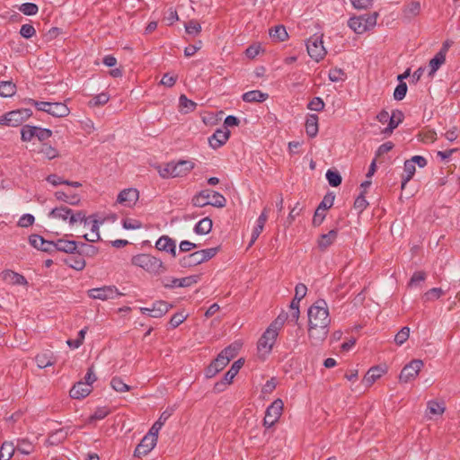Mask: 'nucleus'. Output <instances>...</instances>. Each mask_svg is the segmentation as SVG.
Returning <instances> with one entry per match:
<instances>
[{
	"label": "nucleus",
	"instance_id": "obj_30",
	"mask_svg": "<svg viewBox=\"0 0 460 460\" xmlns=\"http://www.w3.org/2000/svg\"><path fill=\"white\" fill-rule=\"evenodd\" d=\"M57 251L66 253H74L78 247V244L75 241L58 239L56 241Z\"/></svg>",
	"mask_w": 460,
	"mask_h": 460
},
{
	"label": "nucleus",
	"instance_id": "obj_7",
	"mask_svg": "<svg viewBox=\"0 0 460 460\" xmlns=\"http://www.w3.org/2000/svg\"><path fill=\"white\" fill-rule=\"evenodd\" d=\"M48 217L49 219L67 221L70 226H74L78 222V219L83 218V216L76 214V211L75 212L66 206H60L51 209L48 214Z\"/></svg>",
	"mask_w": 460,
	"mask_h": 460
},
{
	"label": "nucleus",
	"instance_id": "obj_59",
	"mask_svg": "<svg viewBox=\"0 0 460 460\" xmlns=\"http://www.w3.org/2000/svg\"><path fill=\"white\" fill-rule=\"evenodd\" d=\"M329 79L332 82H340L345 80V74L340 68L331 69L329 72Z\"/></svg>",
	"mask_w": 460,
	"mask_h": 460
},
{
	"label": "nucleus",
	"instance_id": "obj_20",
	"mask_svg": "<svg viewBox=\"0 0 460 460\" xmlns=\"http://www.w3.org/2000/svg\"><path fill=\"white\" fill-rule=\"evenodd\" d=\"M92 392V387L80 381L76 383L70 390V396L74 399H83Z\"/></svg>",
	"mask_w": 460,
	"mask_h": 460
},
{
	"label": "nucleus",
	"instance_id": "obj_10",
	"mask_svg": "<svg viewBox=\"0 0 460 460\" xmlns=\"http://www.w3.org/2000/svg\"><path fill=\"white\" fill-rule=\"evenodd\" d=\"M284 402L281 399H276L266 410L263 425L271 428L280 418Z\"/></svg>",
	"mask_w": 460,
	"mask_h": 460
},
{
	"label": "nucleus",
	"instance_id": "obj_60",
	"mask_svg": "<svg viewBox=\"0 0 460 460\" xmlns=\"http://www.w3.org/2000/svg\"><path fill=\"white\" fill-rule=\"evenodd\" d=\"M374 0H350L351 4L358 10H366L373 5Z\"/></svg>",
	"mask_w": 460,
	"mask_h": 460
},
{
	"label": "nucleus",
	"instance_id": "obj_9",
	"mask_svg": "<svg viewBox=\"0 0 460 460\" xmlns=\"http://www.w3.org/2000/svg\"><path fill=\"white\" fill-rule=\"evenodd\" d=\"M87 294H88L89 297H91L93 299H99L102 301L115 299L123 295L113 285L103 286L101 288H95L89 289L87 291Z\"/></svg>",
	"mask_w": 460,
	"mask_h": 460
},
{
	"label": "nucleus",
	"instance_id": "obj_27",
	"mask_svg": "<svg viewBox=\"0 0 460 460\" xmlns=\"http://www.w3.org/2000/svg\"><path fill=\"white\" fill-rule=\"evenodd\" d=\"M202 262L203 261L202 259L200 258L199 251L185 255L180 260L181 266L184 268L197 266L199 264H201Z\"/></svg>",
	"mask_w": 460,
	"mask_h": 460
},
{
	"label": "nucleus",
	"instance_id": "obj_28",
	"mask_svg": "<svg viewBox=\"0 0 460 460\" xmlns=\"http://www.w3.org/2000/svg\"><path fill=\"white\" fill-rule=\"evenodd\" d=\"M243 365V360L242 358L234 361L231 366L230 369L225 374L222 384L229 385L233 382L234 376L238 374L240 368Z\"/></svg>",
	"mask_w": 460,
	"mask_h": 460
},
{
	"label": "nucleus",
	"instance_id": "obj_35",
	"mask_svg": "<svg viewBox=\"0 0 460 460\" xmlns=\"http://www.w3.org/2000/svg\"><path fill=\"white\" fill-rule=\"evenodd\" d=\"M16 93V85L12 81L0 82V96L4 98L12 97Z\"/></svg>",
	"mask_w": 460,
	"mask_h": 460
},
{
	"label": "nucleus",
	"instance_id": "obj_16",
	"mask_svg": "<svg viewBox=\"0 0 460 460\" xmlns=\"http://www.w3.org/2000/svg\"><path fill=\"white\" fill-rule=\"evenodd\" d=\"M229 137L230 131L228 128H218L208 137L209 146L217 149L226 143Z\"/></svg>",
	"mask_w": 460,
	"mask_h": 460
},
{
	"label": "nucleus",
	"instance_id": "obj_31",
	"mask_svg": "<svg viewBox=\"0 0 460 460\" xmlns=\"http://www.w3.org/2000/svg\"><path fill=\"white\" fill-rule=\"evenodd\" d=\"M212 220L209 217H204L199 220L194 226V233L197 234H207L212 229Z\"/></svg>",
	"mask_w": 460,
	"mask_h": 460
},
{
	"label": "nucleus",
	"instance_id": "obj_6",
	"mask_svg": "<svg viewBox=\"0 0 460 460\" xmlns=\"http://www.w3.org/2000/svg\"><path fill=\"white\" fill-rule=\"evenodd\" d=\"M33 105L38 111L47 112L57 118H64L70 113L69 108L64 102L33 101Z\"/></svg>",
	"mask_w": 460,
	"mask_h": 460
},
{
	"label": "nucleus",
	"instance_id": "obj_50",
	"mask_svg": "<svg viewBox=\"0 0 460 460\" xmlns=\"http://www.w3.org/2000/svg\"><path fill=\"white\" fill-rule=\"evenodd\" d=\"M111 387L119 393L129 391L130 387L125 384L120 377H113L111 381Z\"/></svg>",
	"mask_w": 460,
	"mask_h": 460
},
{
	"label": "nucleus",
	"instance_id": "obj_44",
	"mask_svg": "<svg viewBox=\"0 0 460 460\" xmlns=\"http://www.w3.org/2000/svg\"><path fill=\"white\" fill-rule=\"evenodd\" d=\"M325 176L332 187H337L341 183V176L337 171L328 170Z\"/></svg>",
	"mask_w": 460,
	"mask_h": 460
},
{
	"label": "nucleus",
	"instance_id": "obj_40",
	"mask_svg": "<svg viewBox=\"0 0 460 460\" xmlns=\"http://www.w3.org/2000/svg\"><path fill=\"white\" fill-rule=\"evenodd\" d=\"M15 452L14 446L12 442H4L0 450V460H10Z\"/></svg>",
	"mask_w": 460,
	"mask_h": 460
},
{
	"label": "nucleus",
	"instance_id": "obj_19",
	"mask_svg": "<svg viewBox=\"0 0 460 460\" xmlns=\"http://www.w3.org/2000/svg\"><path fill=\"white\" fill-rule=\"evenodd\" d=\"M156 441L155 438H151L145 435L140 443L137 445L134 451V456L137 457H140L142 456L147 455L153 448L156 446Z\"/></svg>",
	"mask_w": 460,
	"mask_h": 460
},
{
	"label": "nucleus",
	"instance_id": "obj_1",
	"mask_svg": "<svg viewBox=\"0 0 460 460\" xmlns=\"http://www.w3.org/2000/svg\"><path fill=\"white\" fill-rule=\"evenodd\" d=\"M308 316V337L314 346L324 341L329 333L331 318L327 303L319 299L314 303L307 311Z\"/></svg>",
	"mask_w": 460,
	"mask_h": 460
},
{
	"label": "nucleus",
	"instance_id": "obj_51",
	"mask_svg": "<svg viewBox=\"0 0 460 460\" xmlns=\"http://www.w3.org/2000/svg\"><path fill=\"white\" fill-rule=\"evenodd\" d=\"M410 336V328L407 326L402 327L395 335L394 341L397 345H402Z\"/></svg>",
	"mask_w": 460,
	"mask_h": 460
},
{
	"label": "nucleus",
	"instance_id": "obj_61",
	"mask_svg": "<svg viewBox=\"0 0 460 460\" xmlns=\"http://www.w3.org/2000/svg\"><path fill=\"white\" fill-rule=\"evenodd\" d=\"M35 221L34 216L31 214H24L18 220V226L21 227H29Z\"/></svg>",
	"mask_w": 460,
	"mask_h": 460
},
{
	"label": "nucleus",
	"instance_id": "obj_5",
	"mask_svg": "<svg viewBox=\"0 0 460 460\" xmlns=\"http://www.w3.org/2000/svg\"><path fill=\"white\" fill-rule=\"evenodd\" d=\"M377 16V13L355 16L349 20L348 25L354 32L362 34L376 26Z\"/></svg>",
	"mask_w": 460,
	"mask_h": 460
},
{
	"label": "nucleus",
	"instance_id": "obj_13",
	"mask_svg": "<svg viewBox=\"0 0 460 460\" xmlns=\"http://www.w3.org/2000/svg\"><path fill=\"white\" fill-rule=\"evenodd\" d=\"M199 276L191 275L181 279L169 278L164 280V287L166 288H187L196 284Z\"/></svg>",
	"mask_w": 460,
	"mask_h": 460
},
{
	"label": "nucleus",
	"instance_id": "obj_41",
	"mask_svg": "<svg viewBox=\"0 0 460 460\" xmlns=\"http://www.w3.org/2000/svg\"><path fill=\"white\" fill-rule=\"evenodd\" d=\"M14 448L21 454L30 455L33 451L34 446L28 439L22 438L18 439L16 447Z\"/></svg>",
	"mask_w": 460,
	"mask_h": 460
},
{
	"label": "nucleus",
	"instance_id": "obj_45",
	"mask_svg": "<svg viewBox=\"0 0 460 460\" xmlns=\"http://www.w3.org/2000/svg\"><path fill=\"white\" fill-rule=\"evenodd\" d=\"M238 350V344H231L224 349L219 354L223 355L224 358H226V360L229 362L231 359L236 357Z\"/></svg>",
	"mask_w": 460,
	"mask_h": 460
},
{
	"label": "nucleus",
	"instance_id": "obj_4",
	"mask_svg": "<svg viewBox=\"0 0 460 460\" xmlns=\"http://www.w3.org/2000/svg\"><path fill=\"white\" fill-rule=\"evenodd\" d=\"M191 204L196 208H204L209 205L221 208L226 206V199L217 191L203 190L192 197Z\"/></svg>",
	"mask_w": 460,
	"mask_h": 460
},
{
	"label": "nucleus",
	"instance_id": "obj_43",
	"mask_svg": "<svg viewBox=\"0 0 460 460\" xmlns=\"http://www.w3.org/2000/svg\"><path fill=\"white\" fill-rule=\"evenodd\" d=\"M109 100H110V96L107 93H101L95 95L94 97H93L89 101L88 105L90 107L104 105L105 103H107L109 102Z\"/></svg>",
	"mask_w": 460,
	"mask_h": 460
},
{
	"label": "nucleus",
	"instance_id": "obj_2",
	"mask_svg": "<svg viewBox=\"0 0 460 460\" xmlns=\"http://www.w3.org/2000/svg\"><path fill=\"white\" fill-rule=\"evenodd\" d=\"M131 264L155 276L164 274L167 270L161 259L148 253L134 255L131 258Z\"/></svg>",
	"mask_w": 460,
	"mask_h": 460
},
{
	"label": "nucleus",
	"instance_id": "obj_47",
	"mask_svg": "<svg viewBox=\"0 0 460 460\" xmlns=\"http://www.w3.org/2000/svg\"><path fill=\"white\" fill-rule=\"evenodd\" d=\"M40 154H41L45 158L49 160L54 159L58 155V150L47 144L42 145L40 150Z\"/></svg>",
	"mask_w": 460,
	"mask_h": 460
},
{
	"label": "nucleus",
	"instance_id": "obj_17",
	"mask_svg": "<svg viewBox=\"0 0 460 460\" xmlns=\"http://www.w3.org/2000/svg\"><path fill=\"white\" fill-rule=\"evenodd\" d=\"M9 127H17L31 117V111L29 109L15 110L8 112Z\"/></svg>",
	"mask_w": 460,
	"mask_h": 460
},
{
	"label": "nucleus",
	"instance_id": "obj_63",
	"mask_svg": "<svg viewBox=\"0 0 460 460\" xmlns=\"http://www.w3.org/2000/svg\"><path fill=\"white\" fill-rule=\"evenodd\" d=\"M122 226L124 229L135 230L139 229L141 227V223L135 219L126 218L123 220Z\"/></svg>",
	"mask_w": 460,
	"mask_h": 460
},
{
	"label": "nucleus",
	"instance_id": "obj_55",
	"mask_svg": "<svg viewBox=\"0 0 460 460\" xmlns=\"http://www.w3.org/2000/svg\"><path fill=\"white\" fill-rule=\"evenodd\" d=\"M407 93V84L403 82H401L394 89V98L396 101H402Z\"/></svg>",
	"mask_w": 460,
	"mask_h": 460
},
{
	"label": "nucleus",
	"instance_id": "obj_24",
	"mask_svg": "<svg viewBox=\"0 0 460 460\" xmlns=\"http://www.w3.org/2000/svg\"><path fill=\"white\" fill-rule=\"evenodd\" d=\"M172 307V305L165 301H155L151 307V317L160 318L164 315Z\"/></svg>",
	"mask_w": 460,
	"mask_h": 460
},
{
	"label": "nucleus",
	"instance_id": "obj_53",
	"mask_svg": "<svg viewBox=\"0 0 460 460\" xmlns=\"http://www.w3.org/2000/svg\"><path fill=\"white\" fill-rule=\"evenodd\" d=\"M184 27L186 32L190 35H198L201 31L200 24L195 20L189 21Z\"/></svg>",
	"mask_w": 460,
	"mask_h": 460
},
{
	"label": "nucleus",
	"instance_id": "obj_38",
	"mask_svg": "<svg viewBox=\"0 0 460 460\" xmlns=\"http://www.w3.org/2000/svg\"><path fill=\"white\" fill-rule=\"evenodd\" d=\"M384 374V369L378 367H371L367 375L365 376V382L367 385H372L374 382H376L378 378L382 376Z\"/></svg>",
	"mask_w": 460,
	"mask_h": 460
},
{
	"label": "nucleus",
	"instance_id": "obj_48",
	"mask_svg": "<svg viewBox=\"0 0 460 460\" xmlns=\"http://www.w3.org/2000/svg\"><path fill=\"white\" fill-rule=\"evenodd\" d=\"M19 11L25 15L31 16L38 13L39 7L33 3H24L19 6Z\"/></svg>",
	"mask_w": 460,
	"mask_h": 460
},
{
	"label": "nucleus",
	"instance_id": "obj_23",
	"mask_svg": "<svg viewBox=\"0 0 460 460\" xmlns=\"http://www.w3.org/2000/svg\"><path fill=\"white\" fill-rule=\"evenodd\" d=\"M35 361L39 368H45L47 367H50L55 364L56 359L53 355V352L47 350L41 353H39L35 357Z\"/></svg>",
	"mask_w": 460,
	"mask_h": 460
},
{
	"label": "nucleus",
	"instance_id": "obj_56",
	"mask_svg": "<svg viewBox=\"0 0 460 460\" xmlns=\"http://www.w3.org/2000/svg\"><path fill=\"white\" fill-rule=\"evenodd\" d=\"M443 294H444V291L441 288H433L424 294V298L427 301H431V300L438 299Z\"/></svg>",
	"mask_w": 460,
	"mask_h": 460
},
{
	"label": "nucleus",
	"instance_id": "obj_64",
	"mask_svg": "<svg viewBox=\"0 0 460 460\" xmlns=\"http://www.w3.org/2000/svg\"><path fill=\"white\" fill-rule=\"evenodd\" d=\"M51 135H52V132L50 129L37 127L35 137H37L40 141H44V140L49 139L51 137Z\"/></svg>",
	"mask_w": 460,
	"mask_h": 460
},
{
	"label": "nucleus",
	"instance_id": "obj_8",
	"mask_svg": "<svg viewBox=\"0 0 460 460\" xmlns=\"http://www.w3.org/2000/svg\"><path fill=\"white\" fill-rule=\"evenodd\" d=\"M278 336L279 333L275 330L271 328L266 329L257 344L258 352L261 356L265 357L271 352Z\"/></svg>",
	"mask_w": 460,
	"mask_h": 460
},
{
	"label": "nucleus",
	"instance_id": "obj_15",
	"mask_svg": "<svg viewBox=\"0 0 460 460\" xmlns=\"http://www.w3.org/2000/svg\"><path fill=\"white\" fill-rule=\"evenodd\" d=\"M155 248L158 251L165 252L175 258L177 256L176 242L168 235H162L155 242Z\"/></svg>",
	"mask_w": 460,
	"mask_h": 460
},
{
	"label": "nucleus",
	"instance_id": "obj_29",
	"mask_svg": "<svg viewBox=\"0 0 460 460\" xmlns=\"http://www.w3.org/2000/svg\"><path fill=\"white\" fill-rule=\"evenodd\" d=\"M305 131L310 137H314L318 133V116L309 114L305 120Z\"/></svg>",
	"mask_w": 460,
	"mask_h": 460
},
{
	"label": "nucleus",
	"instance_id": "obj_62",
	"mask_svg": "<svg viewBox=\"0 0 460 460\" xmlns=\"http://www.w3.org/2000/svg\"><path fill=\"white\" fill-rule=\"evenodd\" d=\"M20 34L25 39H31L36 34V31L32 25L23 24L20 29Z\"/></svg>",
	"mask_w": 460,
	"mask_h": 460
},
{
	"label": "nucleus",
	"instance_id": "obj_34",
	"mask_svg": "<svg viewBox=\"0 0 460 460\" xmlns=\"http://www.w3.org/2000/svg\"><path fill=\"white\" fill-rule=\"evenodd\" d=\"M270 36L275 41H284L288 39V34L285 26L277 25L270 30Z\"/></svg>",
	"mask_w": 460,
	"mask_h": 460
},
{
	"label": "nucleus",
	"instance_id": "obj_39",
	"mask_svg": "<svg viewBox=\"0 0 460 460\" xmlns=\"http://www.w3.org/2000/svg\"><path fill=\"white\" fill-rule=\"evenodd\" d=\"M179 104L181 110L184 113H189L193 111L196 109V102L188 99L184 94H181L179 98Z\"/></svg>",
	"mask_w": 460,
	"mask_h": 460
},
{
	"label": "nucleus",
	"instance_id": "obj_37",
	"mask_svg": "<svg viewBox=\"0 0 460 460\" xmlns=\"http://www.w3.org/2000/svg\"><path fill=\"white\" fill-rule=\"evenodd\" d=\"M403 170L406 175L402 180V189H404L407 182L412 178L416 172V167L411 161L407 160L404 163Z\"/></svg>",
	"mask_w": 460,
	"mask_h": 460
},
{
	"label": "nucleus",
	"instance_id": "obj_25",
	"mask_svg": "<svg viewBox=\"0 0 460 460\" xmlns=\"http://www.w3.org/2000/svg\"><path fill=\"white\" fill-rule=\"evenodd\" d=\"M337 236H338L337 230H331L327 234H321L317 241L318 247L322 251L326 250L328 247H330L334 243Z\"/></svg>",
	"mask_w": 460,
	"mask_h": 460
},
{
	"label": "nucleus",
	"instance_id": "obj_57",
	"mask_svg": "<svg viewBox=\"0 0 460 460\" xmlns=\"http://www.w3.org/2000/svg\"><path fill=\"white\" fill-rule=\"evenodd\" d=\"M307 108L311 111H321L324 108V102L322 98L314 97L307 105Z\"/></svg>",
	"mask_w": 460,
	"mask_h": 460
},
{
	"label": "nucleus",
	"instance_id": "obj_21",
	"mask_svg": "<svg viewBox=\"0 0 460 460\" xmlns=\"http://www.w3.org/2000/svg\"><path fill=\"white\" fill-rule=\"evenodd\" d=\"M404 115L399 110L393 111L388 127L383 130V133L385 135H390L393 133L394 129H395L403 120Z\"/></svg>",
	"mask_w": 460,
	"mask_h": 460
},
{
	"label": "nucleus",
	"instance_id": "obj_52",
	"mask_svg": "<svg viewBox=\"0 0 460 460\" xmlns=\"http://www.w3.org/2000/svg\"><path fill=\"white\" fill-rule=\"evenodd\" d=\"M110 413V410L107 407H99L90 416L89 422H93L95 420H101L108 416Z\"/></svg>",
	"mask_w": 460,
	"mask_h": 460
},
{
	"label": "nucleus",
	"instance_id": "obj_58",
	"mask_svg": "<svg viewBox=\"0 0 460 460\" xmlns=\"http://www.w3.org/2000/svg\"><path fill=\"white\" fill-rule=\"evenodd\" d=\"M218 252L217 247L208 248L199 251L202 261H207L213 258Z\"/></svg>",
	"mask_w": 460,
	"mask_h": 460
},
{
	"label": "nucleus",
	"instance_id": "obj_11",
	"mask_svg": "<svg viewBox=\"0 0 460 460\" xmlns=\"http://www.w3.org/2000/svg\"><path fill=\"white\" fill-rule=\"evenodd\" d=\"M308 55L315 61H320L326 55V49L323 47V41L321 36L314 35L306 43Z\"/></svg>",
	"mask_w": 460,
	"mask_h": 460
},
{
	"label": "nucleus",
	"instance_id": "obj_3",
	"mask_svg": "<svg viewBox=\"0 0 460 460\" xmlns=\"http://www.w3.org/2000/svg\"><path fill=\"white\" fill-rule=\"evenodd\" d=\"M195 164L190 160H179L170 162L158 167V173L162 178H175L187 175Z\"/></svg>",
	"mask_w": 460,
	"mask_h": 460
},
{
	"label": "nucleus",
	"instance_id": "obj_42",
	"mask_svg": "<svg viewBox=\"0 0 460 460\" xmlns=\"http://www.w3.org/2000/svg\"><path fill=\"white\" fill-rule=\"evenodd\" d=\"M37 131L36 126L24 125L21 129V138L24 142L31 141L33 137H35V134Z\"/></svg>",
	"mask_w": 460,
	"mask_h": 460
},
{
	"label": "nucleus",
	"instance_id": "obj_12",
	"mask_svg": "<svg viewBox=\"0 0 460 460\" xmlns=\"http://www.w3.org/2000/svg\"><path fill=\"white\" fill-rule=\"evenodd\" d=\"M423 361L420 359H413L405 365L399 376L400 382L408 383L414 380L423 367Z\"/></svg>",
	"mask_w": 460,
	"mask_h": 460
},
{
	"label": "nucleus",
	"instance_id": "obj_14",
	"mask_svg": "<svg viewBox=\"0 0 460 460\" xmlns=\"http://www.w3.org/2000/svg\"><path fill=\"white\" fill-rule=\"evenodd\" d=\"M139 198V193L137 189L128 188L121 190L118 197L117 202L124 207H133Z\"/></svg>",
	"mask_w": 460,
	"mask_h": 460
},
{
	"label": "nucleus",
	"instance_id": "obj_32",
	"mask_svg": "<svg viewBox=\"0 0 460 460\" xmlns=\"http://www.w3.org/2000/svg\"><path fill=\"white\" fill-rule=\"evenodd\" d=\"M446 62V58L443 57L442 53H437L429 63V76L433 77L439 67Z\"/></svg>",
	"mask_w": 460,
	"mask_h": 460
},
{
	"label": "nucleus",
	"instance_id": "obj_18",
	"mask_svg": "<svg viewBox=\"0 0 460 460\" xmlns=\"http://www.w3.org/2000/svg\"><path fill=\"white\" fill-rule=\"evenodd\" d=\"M228 363L229 362L226 360V358H224L223 355L218 354L217 358L207 367L205 373L206 376L208 378L215 376L218 372L223 370Z\"/></svg>",
	"mask_w": 460,
	"mask_h": 460
},
{
	"label": "nucleus",
	"instance_id": "obj_49",
	"mask_svg": "<svg viewBox=\"0 0 460 460\" xmlns=\"http://www.w3.org/2000/svg\"><path fill=\"white\" fill-rule=\"evenodd\" d=\"M85 334H86V328H84V329L80 330L78 334H77L76 339H75V340H68L66 341L67 345L71 349H77V348H79L83 344V342H84Z\"/></svg>",
	"mask_w": 460,
	"mask_h": 460
},
{
	"label": "nucleus",
	"instance_id": "obj_26",
	"mask_svg": "<svg viewBox=\"0 0 460 460\" xmlns=\"http://www.w3.org/2000/svg\"><path fill=\"white\" fill-rule=\"evenodd\" d=\"M269 98V94L259 90H252L243 94L242 99L245 102H263Z\"/></svg>",
	"mask_w": 460,
	"mask_h": 460
},
{
	"label": "nucleus",
	"instance_id": "obj_36",
	"mask_svg": "<svg viewBox=\"0 0 460 460\" xmlns=\"http://www.w3.org/2000/svg\"><path fill=\"white\" fill-rule=\"evenodd\" d=\"M446 408L443 402L429 401L427 404V412L432 416H440L444 413Z\"/></svg>",
	"mask_w": 460,
	"mask_h": 460
},
{
	"label": "nucleus",
	"instance_id": "obj_22",
	"mask_svg": "<svg viewBox=\"0 0 460 460\" xmlns=\"http://www.w3.org/2000/svg\"><path fill=\"white\" fill-rule=\"evenodd\" d=\"M2 278L3 279L11 285H25L27 284V281L25 278L11 270H6L2 272Z\"/></svg>",
	"mask_w": 460,
	"mask_h": 460
},
{
	"label": "nucleus",
	"instance_id": "obj_54",
	"mask_svg": "<svg viewBox=\"0 0 460 460\" xmlns=\"http://www.w3.org/2000/svg\"><path fill=\"white\" fill-rule=\"evenodd\" d=\"M188 317L187 314H184V312H178L175 313L170 320V325L172 328L178 327L181 323H182Z\"/></svg>",
	"mask_w": 460,
	"mask_h": 460
},
{
	"label": "nucleus",
	"instance_id": "obj_46",
	"mask_svg": "<svg viewBox=\"0 0 460 460\" xmlns=\"http://www.w3.org/2000/svg\"><path fill=\"white\" fill-rule=\"evenodd\" d=\"M420 11V4L419 2L410 3L404 9V14L408 18L417 16Z\"/></svg>",
	"mask_w": 460,
	"mask_h": 460
},
{
	"label": "nucleus",
	"instance_id": "obj_33",
	"mask_svg": "<svg viewBox=\"0 0 460 460\" xmlns=\"http://www.w3.org/2000/svg\"><path fill=\"white\" fill-rule=\"evenodd\" d=\"M54 195L58 200L66 202L69 205H78L80 203V197L77 194H67L64 191L58 190L56 191Z\"/></svg>",
	"mask_w": 460,
	"mask_h": 460
}]
</instances>
